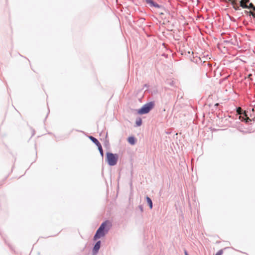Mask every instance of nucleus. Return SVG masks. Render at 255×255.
Returning <instances> with one entry per match:
<instances>
[{
  "mask_svg": "<svg viewBox=\"0 0 255 255\" xmlns=\"http://www.w3.org/2000/svg\"><path fill=\"white\" fill-rule=\"evenodd\" d=\"M111 226L112 223L109 221H106L103 222L97 231L94 237V240H96L98 239L104 237L108 232Z\"/></svg>",
  "mask_w": 255,
  "mask_h": 255,
  "instance_id": "1",
  "label": "nucleus"
},
{
  "mask_svg": "<svg viewBox=\"0 0 255 255\" xmlns=\"http://www.w3.org/2000/svg\"><path fill=\"white\" fill-rule=\"evenodd\" d=\"M119 156L117 154H113L111 152L106 153V160L109 165L110 166L115 165L118 162Z\"/></svg>",
  "mask_w": 255,
  "mask_h": 255,
  "instance_id": "2",
  "label": "nucleus"
},
{
  "mask_svg": "<svg viewBox=\"0 0 255 255\" xmlns=\"http://www.w3.org/2000/svg\"><path fill=\"white\" fill-rule=\"evenodd\" d=\"M154 104L153 103H149L144 105L141 109L137 111V113L139 115L145 114L149 112L153 108Z\"/></svg>",
  "mask_w": 255,
  "mask_h": 255,
  "instance_id": "3",
  "label": "nucleus"
},
{
  "mask_svg": "<svg viewBox=\"0 0 255 255\" xmlns=\"http://www.w3.org/2000/svg\"><path fill=\"white\" fill-rule=\"evenodd\" d=\"M249 0H241L240 1V6L244 8H247V3L249 2Z\"/></svg>",
  "mask_w": 255,
  "mask_h": 255,
  "instance_id": "4",
  "label": "nucleus"
},
{
  "mask_svg": "<svg viewBox=\"0 0 255 255\" xmlns=\"http://www.w3.org/2000/svg\"><path fill=\"white\" fill-rule=\"evenodd\" d=\"M128 141L131 145H134L135 143V139L133 136L129 137Z\"/></svg>",
  "mask_w": 255,
  "mask_h": 255,
  "instance_id": "5",
  "label": "nucleus"
},
{
  "mask_svg": "<svg viewBox=\"0 0 255 255\" xmlns=\"http://www.w3.org/2000/svg\"><path fill=\"white\" fill-rule=\"evenodd\" d=\"M100 245H101V242L100 241H98L96 244V245H95V246L94 247V249H93L94 252H97L98 251V250H99V249L100 248Z\"/></svg>",
  "mask_w": 255,
  "mask_h": 255,
  "instance_id": "6",
  "label": "nucleus"
},
{
  "mask_svg": "<svg viewBox=\"0 0 255 255\" xmlns=\"http://www.w3.org/2000/svg\"><path fill=\"white\" fill-rule=\"evenodd\" d=\"M90 139L94 142L95 143L97 146L100 145V143L99 141L95 137L91 136H90Z\"/></svg>",
  "mask_w": 255,
  "mask_h": 255,
  "instance_id": "7",
  "label": "nucleus"
},
{
  "mask_svg": "<svg viewBox=\"0 0 255 255\" xmlns=\"http://www.w3.org/2000/svg\"><path fill=\"white\" fill-rule=\"evenodd\" d=\"M146 2L151 5H152L155 7H159V5L157 3H155L152 0H146Z\"/></svg>",
  "mask_w": 255,
  "mask_h": 255,
  "instance_id": "8",
  "label": "nucleus"
},
{
  "mask_svg": "<svg viewBox=\"0 0 255 255\" xmlns=\"http://www.w3.org/2000/svg\"><path fill=\"white\" fill-rule=\"evenodd\" d=\"M146 199L148 204L149 205L150 209H151L152 208V202L151 199L149 197L147 196L146 197Z\"/></svg>",
  "mask_w": 255,
  "mask_h": 255,
  "instance_id": "9",
  "label": "nucleus"
},
{
  "mask_svg": "<svg viewBox=\"0 0 255 255\" xmlns=\"http://www.w3.org/2000/svg\"><path fill=\"white\" fill-rule=\"evenodd\" d=\"M229 0L231 1L232 4L235 9H238L239 8V6L237 5L236 1H235L234 0Z\"/></svg>",
  "mask_w": 255,
  "mask_h": 255,
  "instance_id": "10",
  "label": "nucleus"
},
{
  "mask_svg": "<svg viewBox=\"0 0 255 255\" xmlns=\"http://www.w3.org/2000/svg\"><path fill=\"white\" fill-rule=\"evenodd\" d=\"M244 115L246 117L245 119L244 118V117H243V119L242 120V121L244 120H246V122H248L249 121H250L251 120L250 119V118L249 117H247V115L246 113V112L244 111Z\"/></svg>",
  "mask_w": 255,
  "mask_h": 255,
  "instance_id": "11",
  "label": "nucleus"
},
{
  "mask_svg": "<svg viewBox=\"0 0 255 255\" xmlns=\"http://www.w3.org/2000/svg\"><path fill=\"white\" fill-rule=\"evenodd\" d=\"M248 8H252L255 11V6L253 5L252 3H250L249 5H248Z\"/></svg>",
  "mask_w": 255,
  "mask_h": 255,
  "instance_id": "12",
  "label": "nucleus"
},
{
  "mask_svg": "<svg viewBox=\"0 0 255 255\" xmlns=\"http://www.w3.org/2000/svg\"><path fill=\"white\" fill-rule=\"evenodd\" d=\"M242 111H243V110L241 107H239L237 108V112L238 113V114L239 115L242 114Z\"/></svg>",
  "mask_w": 255,
  "mask_h": 255,
  "instance_id": "13",
  "label": "nucleus"
},
{
  "mask_svg": "<svg viewBox=\"0 0 255 255\" xmlns=\"http://www.w3.org/2000/svg\"><path fill=\"white\" fill-rule=\"evenodd\" d=\"M98 146L99 150L101 155L103 156V149H102L101 144H100V145Z\"/></svg>",
  "mask_w": 255,
  "mask_h": 255,
  "instance_id": "14",
  "label": "nucleus"
},
{
  "mask_svg": "<svg viewBox=\"0 0 255 255\" xmlns=\"http://www.w3.org/2000/svg\"><path fill=\"white\" fill-rule=\"evenodd\" d=\"M223 254V250H221L220 251H219L215 255H222V254Z\"/></svg>",
  "mask_w": 255,
  "mask_h": 255,
  "instance_id": "15",
  "label": "nucleus"
},
{
  "mask_svg": "<svg viewBox=\"0 0 255 255\" xmlns=\"http://www.w3.org/2000/svg\"><path fill=\"white\" fill-rule=\"evenodd\" d=\"M141 119H139L138 121H136V125L138 126H140L141 125Z\"/></svg>",
  "mask_w": 255,
  "mask_h": 255,
  "instance_id": "16",
  "label": "nucleus"
},
{
  "mask_svg": "<svg viewBox=\"0 0 255 255\" xmlns=\"http://www.w3.org/2000/svg\"><path fill=\"white\" fill-rule=\"evenodd\" d=\"M250 13L251 15H252L253 17H255V13L252 12V11H250Z\"/></svg>",
  "mask_w": 255,
  "mask_h": 255,
  "instance_id": "17",
  "label": "nucleus"
},
{
  "mask_svg": "<svg viewBox=\"0 0 255 255\" xmlns=\"http://www.w3.org/2000/svg\"><path fill=\"white\" fill-rule=\"evenodd\" d=\"M184 254H185V255H188V253H187V252L186 251H184Z\"/></svg>",
  "mask_w": 255,
  "mask_h": 255,
  "instance_id": "18",
  "label": "nucleus"
},
{
  "mask_svg": "<svg viewBox=\"0 0 255 255\" xmlns=\"http://www.w3.org/2000/svg\"><path fill=\"white\" fill-rule=\"evenodd\" d=\"M235 1H236V0H234Z\"/></svg>",
  "mask_w": 255,
  "mask_h": 255,
  "instance_id": "19",
  "label": "nucleus"
}]
</instances>
